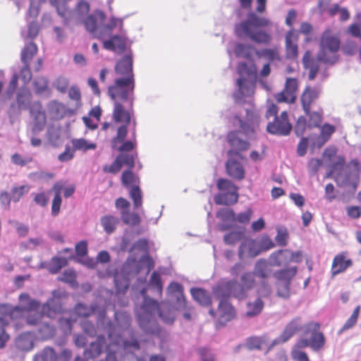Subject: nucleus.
<instances>
[{"mask_svg":"<svg viewBox=\"0 0 361 361\" xmlns=\"http://www.w3.org/2000/svg\"><path fill=\"white\" fill-rule=\"evenodd\" d=\"M235 32L238 37H246L258 44H267L271 40V35L264 30H247V31L235 30Z\"/></svg>","mask_w":361,"mask_h":361,"instance_id":"aec40b11","label":"nucleus"},{"mask_svg":"<svg viewBox=\"0 0 361 361\" xmlns=\"http://www.w3.org/2000/svg\"><path fill=\"white\" fill-rule=\"evenodd\" d=\"M140 328L147 334L158 335L161 328L157 323L156 317L158 316L164 323L171 324L175 320L174 312L166 309L164 305L151 298H145L144 302L136 312Z\"/></svg>","mask_w":361,"mask_h":361,"instance_id":"7ed1b4c3","label":"nucleus"},{"mask_svg":"<svg viewBox=\"0 0 361 361\" xmlns=\"http://www.w3.org/2000/svg\"><path fill=\"white\" fill-rule=\"evenodd\" d=\"M63 293L59 290L52 291V297L41 307L42 314L48 317H54L56 313L62 310L61 297Z\"/></svg>","mask_w":361,"mask_h":361,"instance_id":"4468645a","label":"nucleus"},{"mask_svg":"<svg viewBox=\"0 0 361 361\" xmlns=\"http://www.w3.org/2000/svg\"><path fill=\"white\" fill-rule=\"evenodd\" d=\"M238 195L237 190L223 192L214 197V202L219 205H230L238 201Z\"/></svg>","mask_w":361,"mask_h":361,"instance_id":"c9c22d12","label":"nucleus"},{"mask_svg":"<svg viewBox=\"0 0 361 361\" xmlns=\"http://www.w3.org/2000/svg\"><path fill=\"white\" fill-rule=\"evenodd\" d=\"M245 116L235 114L231 118V122L235 127H238L240 130L230 131L227 135V142L231 149L227 154L228 156H240L239 152L245 151L250 147V142L240 137V133L245 135L247 139H254L260 123L259 111L253 106L245 109Z\"/></svg>","mask_w":361,"mask_h":361,"instance_id":"f03ea898","label":"nucleus"},{"mask_svg":"<svg viewBox=\"0 0 361 361\" xmlns=\"http://www.w3.org/2000/svg\"><path fill=\"white\" fill-rule=\"evenodd\" d=\"M297 272V267H292L278 270L273 274V276L276 280L283 281L285 284L290 285L291 281Z\"/></svg>","mask_w":361,"mask_h":361,"instance_id":"f704fd0d","label":"nucleus"},{"mask_svg":"<svg viewBox=\"0 0 361 361\" xmlns=\"http://www.w3.org/2000/svg\"><path fill=\"white\" fill-rule=\"evenodd\" d=\"M320 325L318 323L310 322L305 326V334H311L309 338L310 348L313 351L320 350L325 345V337L323 333L319 331Z\"/></svg>","mask_w":361,"mask_h":361,"instance_id":"9b49d317","label":"nucleus"},{"mask_svg":"<svg viewBox=\"0 0 361 361\" xmlns=\"http://www.w3.org/2000/svg\"><path fill=\"white\" fill-rule=\"evenodd\" d=\"M217 188L221 192L237 190V188L233 182L226 178H219L218 180Z\"/></svg>","mask_w":361,"mask_h":361,"instance_id":"0e129e2a","label":"nucleus"},{"mask_svg":"<svg viewBox=\"0 0 361 361\" xmlns=\"http://www.w3.org/2000/svg\"><path fill=\"white\" fill-rule=\"evenodd\" d=\"M190 293L194 300L202 306H209L212 305V298L209 293L201 288H192Z\"/></svg>","mask_w":361,"mask_h":361,"instance_id":"72a5a7b5","label":"nucleus"},{"mask_svg":"<svg viewBox=\"0 0 361 361\" xmlns=\"http://www.w3.org/2000/svg\"><path fill=\"white\" fill-rule=\"evenodd\" d=\"M235 279L222 280L213 288L214 296L220 301H228L231 297L238 299L236 295Z\"/></svg>","mask_w":361,"mask_h":361,"instance_id":"1a4fd4ad","label":"nucleus"},{"mask_svg":"<svg viewBox=\"0 0 361 361\" xmlns=\"http://www.w3.org/2000/svg\"><path fill=\"white\" fill-rule=\"evenodd\" d=\"M298 40V35L293 29L286 35V57L287 59H295L298 55V47L294 41Z\"/></svg>","mask_w":361,"mask_h":361,"instance_id":"bb28decb","label":"nucleus"},{"mask_svg":"<svg viewBox=\"0 0 361 361\" xmlns=\"http://www.w3.org/2000/svg\"><path fill=\"white\" fill-rule=\"evenodd\" d=\"M130 197L133 201L135 209L140 208L142 204V195L139 186H132L130 189Z\"/></svg>","mask_w":361,"mask_h":361,"instance_id":"864d4df0","label":"nucleus"},{"mask_svg":"<svg viewBox=\"0 0 361 361\" xmlns=\"http://www.w3.org/2000/svg\"><path fill=\"white\" fill-rule=\"evenodd\" d=\"M256 54L259 58H265L269 61L279 59L278 51L273 49H262L256 51Z\"/></svg>","mask_w":361,"mask_h":361,"instance_id":"4d7b16f0","label":"nucleus"},{"mask_svg":"<svg viewBox=\"0 0 361 361\" xmlns=\"http://www.w3.org/2000/svg\"><path fill=\"white\" fill-rule=\"evenodd\" d=\"M271 293V287L267 283L265 279L260 281L259 286L257 289V293L258 295V298H268Z\"/></svg>","mask_w":361,"mask_h":361,"instance_id":"69168bd1","label":"nucleus"},{"mask_svg":"<svg viewBox=\"0 0 361 361\" xmlns=\"http://www.w3.org/2000/svg\"><path fill=\"white\" fill-rule=\"evenodd\" d=\"M252 272L255 276L264 280L271 275L272 270L267 259H259L255 262Z\"/></svg>","mask_w":361,"mask_h":361,"instance_id":"7c9ffc66","label":"nucleus"},{"mask_svg":"<svg viewBox=\"0 0 361 361\" xmlns=\"http://www.w3.org/2000/svg\"><path fill=\"white\" fill-rule=\"evenodd\" d=\"M257 242L253 239L245 240L242 242L238 248V257L243 260L245 257L254 258L260 255Z\"/></svg>","mask_w":361,"mask_h":361,"instance_id":"412c9836","label":"nucleus"},{"mask_svg":"<svg viewBox=\"0 0 361 361\" xmlns=\"http://www.w3.org/2000/svg\"><path fill=\"white\" fill-rule=\"evenodd\" d=\"M319 90L317 88L307 87L301 97V103L305 114H310V106L319 97Z\"/></svg>","mask_w":361,"mask_h":361,"instance_id":"c756f323","label":"nucleus"},{"mask_svg":"<svg viewBox=\"0 0 361 361\" xmlns=\"http://www.w3.org/2000/svg\"><path fill=\"white\" fill-rule=\"evenodd\" d=\"M106 345V338L104 335H99L95 341L92 342L90 345L85 349L84 356L86 359H95L102 353Z\"/></svg>","mask_w":361,"mask_h":361,"instance_id":"5701e85b","label":"nucleus"},{"mask_svg":"<svg viewBox=\"0 0 361 361\" xmlns=\"http://www.w3.org/2000/svg\"><path fill=\"white\" fill-rule=\"evenodd\" d=\"M17 104L12 103L8 110L9 117L11 118L15 115L20 114L21 109H28L30 108L31 94L27 89H20L17 93Z\"/></svg>","mask_w":361,"mask_h":361,"instance_id":"2eb2a0df","label":"nucleus"},{"mask_svg":"<svg viewBox=\"0 0 361 361\" xmlns=\"http://www.w3.org/2000/svg\"><path fill=\"white\" fill-rule=\"evenodd\" d=\"M253 49L252 46L242 43H236L234 47V54L238 58L251 60Z\"/></svg>","mask_w":361,"mask_h":361,"instance_id":"ea45409f","label":"nucleus"},{"mask_svg":"<svg viewBox=\"0 0 361 361\" xmlns=\"http://www.w3.org/2000/svg\"><path fill=\"white\" fill-rule=\"evenodd\" d=\"M219 319L217 326H224L232 320L235 315V310L229 301H219L218 306Z\"/></svg>","mask_w":361,"mask_h":361,"instance_id":"a211bd4d","label":"nucleus"},{"mask_svg":"<svg viewBox=\"0 0 361 361\" xmlns=\"http://www.w3.org/2000/svg\"><path fill=\"white\" fill-rule=\"evenodd\" d=\"M71 142L74 152L76 151L86 152L88 150H94L97 148L95 143L90 142L85 138H73Z\"/></svg>","mask_w":361,"mask_h":361,"instance_id":"e433bc0d","label":"nucleus"},{"mask_svg":"<svg viewBox=\"0 0 361 361\" xmlns=\"http://www.w3.org/2000/svg\"><path fill=\"white\" fill-rule=\"evenodd\" d=\"M300 319H292L285 327L281 334L273 341L272 346L287 342L300 329Z\"/></svg>","mask_w":361,"mask_h":361,"instance_id":"b1692460","label":"nucleus"},{"mask_svg":"<svg viewBox=\"0 0 361 361\" xmlns=\"http://www.w3.org/2000/svg\"><path fill=\"white\" fill-rule=\"evenodd\" d=\"M37 47L34 42H30L27 44L21 51V61L24 64L23 72L27 71L29 74L28 79H30L31 75L28 71L29 62L37 53Z\"/></svg>","mask_w":361,"mask_h":361,"instance_id":"2f4dec72","label":"nucleus"},{"mask_svg":"<svg viewBox=\"0 0 361 361\" xmlns=\"http://www.w3.org/2000/svg\"><path fill=\"white\" fill-rule=\"evenodd\" d=\"M240 156H228L225 164L226 171L228 176L236 180H241L245 178V171L241 162Z\"/></svg>","mask_w":361,"mask_h":361,"instance_id":"ddd939ff","label":"nucleus"},{"mask_svg":"<svg viewBox=\"0 0 361 361\" xmlns=\"http://www.w3.org/2000/svg\"><path fill=\"white\" fill-rule=\"evenodd\" d=\"M16 348L21 351H30L34 348V338L32 334L26 332L21 334L15 342Z\"/></svg>","mask_w":361,"mask_h":361,"instance_id":"473e14b6","label":"nucleus"},{"mask_svg":"<svg viewBox=\"0 0 361 361\" xmlns=\"http://www.w3.org/2000/svg\"><path fill=\"white\" fill-rule=\"evenodd\" d=\"M106 16L101 10L97 9L87 15L82 24L87 32L94 38L103 41L104 49L123 53L126 51V44L130 41L127 30L123 27V18L111 17L106 23Z\"/></svg>","mask_w":361,"mask_h":361,"instance_id":"f257e3e1","label":"nucleus"},{"mask_svg":"<svg viewBox=\"0 0 361 361\" xmlns=\"http://www.w3.org/2000/svg\"><path fill=\"white\" fill-rule=\"evenodd\" d=\"M334 131L335 127L334 126L325 123L322 126L321 129V134L317 137L314 145H317L319 147H322L326 142H327Z\"/></svg>","mask_w":361,"mask_h":361,"instance_id":"79ce46f5","label":"nucleus"},{"mask_svg":"<svg viewBox=\"0 0 361 361\" xmlns=\"http://www.w3.org/2000/svg\"><path fill=\"white\" fill-rule=\"evenodd\" d=\"M292 129V126L289 121H282L276 116L273 122H269L267 130L268 133L277 135H288Z\"/></svg>","mask_w":361,"mask_h":361,"instance_id":"393cba45","label":"nucleus"},{"mask_svg":"<svg viewBox=\"0 0 361 361\" xmlns=\"http://www.w3.org/2000/svg\"><path fill=\"white\" fill-rule=\"evenodd\" d=\"M114 283L116 291L120 293H126L130 286L128 277L118 274L114 276Z\"/></svg>","mask_w":361,"mask_h":361,"instance_id":"49530a36","label":"nucleus"},{"mask_svg":"<svg viewBox=\"0 0 361 361\" xmlns=\"http://www.w3.org/2000/svg\"><path fill=\"white\" fill-rule=\"evenodd\" d=\"M237 72L240 78L236 82L237 89L233 93V98L236 103H243L254 94L257 78V67L252 61L249 63L240 62Z\"/></svg>","mask_w":361,"mask_h":361,"instance_id":"39448f33","label":"nucleus"},{"mask_svg":"<svg viewBox=\"0 0 361 361\" xmlns=\"http://www.w3.org/2000/svg\"><path fill=\"white\" fill-rule=\"evenodd\" d=\"M260 252L267 251L274 247L272 240L267 235L262 236L257 243Z\"/></svg>","mask_w":361,"mask_h":361,"instance_id":"338daca9","label":"nucleus"},{"mask_svg":"<svg viewBox=\"0 0 361 361\" xmlns=\"http://www.w3.org/2000/svg\"><path fill=\"white\" fill-rule=\"evenodd\" d=\"M30 115L33 118L32 130L34 133H39L44 128L47 118L44 111L39 102L34 104L30 109Z\"/></svg>","mask_w":361,"mask_h":361,"instance_id":"4be33fe9","label":"nucleus"},{"mask_svg":"<svg viewBox=\"0 0 361 361\" xmlns=\"http://www.w3.org/2000/svg\"><path fill=\"white\" fill-rule=\"evenodd\" d=\"M353 265V261L350 259H345L344 254L336 255L332 263L331 273L336 276L345 271L348 267Z\"/></svg>","mask_w":361,"mask_h":361,"instance_id":"c85d7f7f","label":"nucleus"},{"mask_svg":"<svg viewBox=\"0 0 361 361\" xmlns=\"http://www.w3.org/2000/svg\"><path fill=\"white\" fill-rule=\"evenodd\" d=\"M256 284L255 275L252 271H245L240 276V282L235 279L236 295L238 300L245 299L247 292L252 290Z\"/></svg>","mask_w":361,"mask_h":361,"instance_id":"f8f14e48","label":"nucleus"},{"mask_svg":"<svg viewBox=\"0 0 361 361\" xmlns=\"http://www.w3.org/2000/svg\"><path fill=\"white\" fill-rule=\"evenodd\" d=\"M49 110L54 118H61L63 115V105L56 101H52L49 103Z\"/></svg>","mask_w":361,"mask_h":361,"instance_id":"774afa93","label":"nucleus"},{"mask_svg":"<svg viewBox=\"0 0 361 361\" xmlns=\"http://www.w3.org/2000/svg\"><path fill=\"white\" fill-rule=\"evenodd\" d=\"M90 10V4L85 0H80L74 8L73 13H75L79 19H84Z\"/></svg>","mask_w":361,"mask_h":361,"instance_id":"603ef678","label":"nucleus"},{"mask_svg":"<svg viewBox=\"0 0 361 361\" xmlns=\"http://www.w3.org/2000/svg\"><path fill=\"white\" fill-rule=\"evenodd\" d=\"M74 311L78 317L85 318L90 317L92 314H97V326L106 331L110 338H113L116 334L113 322L106 320V308L97 302H92L90 305L78 302L75 305Z\"/></svg>","mask_w":361,"mask_h":361,"instance_id":"423d86ee","label":"nucleus"},{"mask_svg":"<svg viewBox=\"0 0 361 361\" xmlns=\"http://www.w3.org/2000/svg\"><path fill=\"white\" fill-rule=\"evenodd\" d=\"M243 236V233L240 231H234L224 235V241L226 245H233L240 241Z\"/></svg>","mask_w":361,"mask_h":361,"instance_id":"680f3d73","label":"nucleus"},{"mask_svg":"<svg viewBox=\"0 0 361 361\" xmlns=\"http://www.w3.org/2000/svg\"><path fill=\"white\" fill-rule=\"evenodd\" d=\"M76 322V317H62L58 320L59 326L61 330L66 334H71L73 329V325Z\"/></svg>","mask_w":361,"mask_h":361,"instance_id":"8fccbe9b","label":"nucleus"},{"mask_svg":"<svg viewBox=\"0 0 361 361\" xmlns=\"http://www.w3.org/2000/svg\"><path fill=\"white\" fill-rule=\"evenodd\" d=\"M121 218L123 222L126 225L136 226L138 225L141 221V219L139 214L136 213H130V212H122Z\"/></svg>","mask_w":361,"mask_h":361,"instance_id":"6e6d98bb","label":"nucleus"},{"mask_svg":"<svg viewBox=\"0 0 361 361\" xmlns=\"http://www.w3.org/2000/svg\"><path fill=\"white\" fill-rule=\"evenodd\" d=\"M19 300L21 303V306L15 307L11 314L14 312H21L23 311H35L40 308L41 304L39 301L32 299L27 293H21L19 295Z\"/></svg>","mask_w":361,"mask_h":361,"instance_id":"a878e982","label":"nucleus"},{"mask_svg":"<svg viewBox=\"0 0 361 361\" xmlns=\"http://www.w3.org/2000/svg\"><path fill=\"white\" fill-rule=\"evenodd\" d=\"M67 264L66 257L55 256L50 260L42 261L37 267L39 269H47L51 274H56Z\"/></svg>","mask_w":361,"mask_h":361,"instance_id":"6ab92c4d","label":"nucleus"},{"mask_svg":"<svg viewBox=\"0 0 361 361\" xmlns=\"http://www.w3.org/2000/svg\"><path fill=\"white\" fill-rule=\"evenodd\" d=\"M49 81L45 77H37L33 81V87L37 94H42L48 90Z\"/></svg>","mask_w":361,"mask_h":361,"instance_id":"5fc2aeb1","label":"nucleus"},{"mask_svg":"<svg viewBox=\"0 0 361 361\" xmlns=\"http://www.w3.org/2000/svg\"><path fill=\"white\" fill-rule=\"evenodd\" d=\"M168 290L170 294L176 295V305L178 310L187 309V301L183 293V286L178 282H171Z\"/></svg>","mask_w":361,"mask_h":361,"instance_id":"cd10ccee","label":"nucleus"},{"mask_svg":"<svg viewBox=\"0 0 361 361\" xmlns=\"http://www.w3.org/2000/svg\"><path fill=\"white\" fill-rule=\"evenodd\" d=\"M289 250H279L271 253L269 258V262L271 266L281 267L286 264V261L282 259V256L286 255V258L288 257Z\"/></svg>","mask_w":361,"mask_h":361,"instance_id":"a18cd8bd","label":"nucleus"},{"mask_svg":"<svg viewBox=\"0 0 361 361\" xmlns=\"http://www.w3.org/2000/svg\"><path fill=\"white\" fill-rule=\"evenodd\" d=\"M335 180L338 186L348 188L354 192L359 183V176L357 173L339 171Z\"/></svg>","mask_w":361,"mask_h":361,"instance_id":"f3484780","label":"nucleus"},{"mask_svg":"<svg viewBox=\"0 0 361 361\" xmlns=\"http://www.w3.org/2000/svg\"><path fill=\"white\" fill-rule=\"evenodd\" d=\"M54 6L56 7L58 14L63 18V24L66 25H68L71 11L68 10L67 5L66 4H59L58 2Z\"/></svg>","mask_w":361,"mask_h":361,"instance_id":"e2e57ef3","label":"nucleus"},{"mask_svg":"<svg viewBox=\"0 0 361 361\" xmlns=\"http://www.w3.org/2000/svg\"><path fill=\"white\" fill-rule=\"evenodd\" d=\"M30 189V185H23L20 186L14 185L11 190V195L12 197V201L13 202H18L20 201L21 197L26 193L29 192Z\"/></svg>","mask_w":361,"mask_h":361,"instance_id":"3c124183","label":"nucleus"},{"mask_svg":"<svg viewBox=\"0 0 361 361\" xmlns=\"http://www.w3.org/2000/svg\"><path fill=\"white\" fill-rule=\"evenodd\" d=\"M101 224L107 234H111L116 230L120 223V219L113 215H105L101 218Z\"/></svg>","mask_w":361,"mask_h":361,"instance_id":"58836bf2","label":"nucleus"},{"mask_svg":"<svg viewBox=\"0 0 361 361\" xmlns=\"http://www.w3.org/2000/svg\"><path fill=\"white\" fill-rule=\"evenodd\" d=\"M137 152H134L131 154H121L120 160L122 165H126L128 167V169H133L135 166V159L137 158Z\"/></svg>","mask_w":361,"mask_h":361,"instance_id":"13d9d810","label":"nucleus"},{"mask_svg":"<svg viewBox=\"0 0 361 361\" xmlns=\"http://www.w3.org/2000/svg\"><path fill=\"white\" fill-rule=\"evenodd\" d=\"M319 62L321 61L317 59V57L316 59L311 58V54L310 51H307L305 53L302 58V63L305 68L309 69L310 71L318 72L319 69Z\"/></svg>","mask_w":361,"mask_h":361,"instance_id":"09e8293b","label":"nucleus"},{"mask_svg":"<svg viewBox=\"0 0 361 361\" xmlns=\"http://www.w3.org/2000/svg\"><path fill=\"white\" fill-rule=\"evenodd\" d=\"M47 139L53 146H58L61 143V129L54 126H49L47 129Z\"/></svg>","mask_w":361,"mask_h":361,"instance_id":"c03bdc74","label":"nucleus"},{"mask_svg":"<svg viewBox=\"0 0 361 361\" xmlns=\"http://www.w3.org/2000/svg\"><path fill=\"white\" fill-rule=\"evenodd\" d=\"M277 234L275 237L276 243L280 246H286L288 243V232L286 227L279 226L276 228Z\"/></svg>","mask_w":361,"mask_h":361,"instance_id":"bf43d9fd","label":"nucleus"},{"mask_svg":"<svg viewBox=\"0 0 361 361\" xmlns=\"http://www.w3.org/2000/svg\"><path fill=\"white\" fill-rule=\"evenodd\" d=\"M38 336L42 339H49L54 336L55 329L53 326L47 322H42L37 326Z\"/></svg>","mask_w":361,"mask_h":361,"instance_id":"de8ad7c7","label":"nucleus"},{"mask_svg":"<svg viewBox=\"0 0 361 361\" xmlns=\"http://www.w3.org/2000/svg\"><path fill=\"white\" fill-rule=\"evenodd\" d=\"M114 318L118 326H116L114 325L116 334L114 336L113 338H110L109 336V338L112 340L114 343L118 345L121 341V331L126 330L130 326L131 319L130 316L124 312H115Z\"/></svg>","mask_w":361,"mask_h":361,"instance_id":"dca6fc26","label":"nucleus"},{"mask_svg":"<svg viewBox=\"0 0 361 361\" xmlns=\"http://www.w3.org/2000/svg\"><path fill=\"white\" fill-rule=\"evenodd\" d=\"M247 307L246 316L250 318L254 317L262 312L264 307V302L261 298H257L253 302H248Z\"/></svg>","mask_w":361,"mask_h":361,"instance_id":"37998d69","label":"nucleus"},{"mask_svg":"<svg viewBox=\"0 0 361 361\" xmlns=\"http://www.w3.org/2000/svg\"><path fill=\"white\" fill-rule=\"evenodd\" d=\"M133 56L131 54H126L116 65L117 74L124 77L116 78L114 85L109 87L108 93L111 99L116 97L123 102H128L132 107L134 102L135 77L133 71Z\"/></svg>","mask_w":361,"mask_h":361,"instance_id":"20e7f679","label":"nucleus"},{"mask_svg":"<svg viewBox=\"0 0 361 361\" xmlns=\"http://www.w3.org/2000/svg\"><path fill=\"white\" fill-rule=\"evenodd\" d=\"M136 120H133V129L131 130V139L129 140H124L121 142V145L118 148V150L121 152H129L133 151L136 145Z\"/></svg>","mask_w":361,"mask_h":361,"instance_id":"4c0bfd02","label":"nucleus"},{"mask_svg":"<svg viewBox=\"0 0 361 361\" xmlns=\"http://www.w3.org/2000/svg\"><path fill=\"white\" fill-rule=\"evenodd\" d=\"M59 356L54 348L51 347L44 348L42 352L33 357V361H58Z\"/></svg>","mask_w":361,"mask_h":361,"instance_id":"a19ab883","label":"nucleus"},{"mask_svg":"<svg viewBox=\"0 0 361 361\" xmlns=\"http://www.w3.org/2000/svg\"><path fill=\"white\" fill-rule=\"evenodd\" d=\"M271 24V21L264 17L257 16L251 12L247 14V18L235 25V30L247 31L252 28H262L268 27Z\"/></svg>","mask_w":361,"mask_h":361,"instance_id":"9d476101","label":"nucleus"},{"mask_svg":"<svg viewBox=\"0 0 361 361\" xmlns=\"http://www.w3.org/2000/svg\"><path fill=\"white\" fill-rule=\"evenodd\" d=\"M216 217L223 221H235V212L230 208H221L216 212Z\"/></svg>","mask_w":361,"mask_h":361,"instance_id":"052dcab7","label":"nucleus"},{"mask_svg":"<svg viewBox=\"0 0 361 361\" xmlns=\"http://www.w3.org/2000/svg\"><path fill=\"white\" fill-rule=\"evenodd\" d=\"M339 48V39L333 36L329 30H325L320 39L317 59L324 63L334 64L337 61L338 57L335 54L329 56L327 51L335 54Z\"/></svg>","mask_w":361,"mask_h":361,"instance_id":"6e6552de","label":"nucleus"},{"mask_svg":"<svg viewBox=\"0 0 361 361\" xmlns=\"http://www.w3.org/2000/svg\"><path fill=\"white\" fill-rule=\"evenodd\" d=\"M133 114V106H130L129 110H125L121 103L115 102L113 112L114 119L116 123L123 121L125 123L118 128L116 136L112 139L113 148L116 147L118 142H123L126 140L128 126H131V130L133 129V120L135 119Z\"/></svg>","mask_w":361,"mask_h":361,"instance_id":"0eeeda50","label":"nucleus"}]
</instances>
